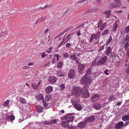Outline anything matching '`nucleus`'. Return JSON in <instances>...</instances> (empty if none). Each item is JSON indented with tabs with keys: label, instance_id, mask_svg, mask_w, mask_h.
Returning a JSON list of instances; mask_svg holds the SVG:
<instances>
[{
	"label": "nucleus",
	"instance_id": "1",
	"mask_svg": "<svg viewBox=\"0 0 129 129\" xmlns=\"http://www.w3.org/2000/svg\"><path fill=\"white\" fill-rule=\"evenodd\" d=\"M91 80L88 78V76L84 75L81 78L80 81V83L83 85H84L83 87L86 88H88L90 85Z\"/></svg>",
	"mask_w": 129,
	"mask_h": 129
},
{
	"label": "nucleus",
	"instance_id": "59",
	"mask_svg": "<svg viewBox=\"0 0 129 129\" xmlns=\"http://www.w3.org/2000/svg\"><path fill=\"white\" fill-rule=\"evenodd\" d=\"M76 33L77 36H79L81 35L80 32L79 30L77 31Z\"/></svg>",
	"mask_w": 129,
	"mask_h": 129
},
{
	"label": "nucleus",
	"instance_id": "11",
	"mask_svg": "<svg viewBox=\"0 0 129 129\" xmlns=\"http://www.w3.org/2000/svg\"><path fill=\"white\" fill-rule=\"evenodd\" d=\"M100 95V94H95L93 95L91 98L92 102H95L96 100H98L99 99Z\"/></svg>",
	"mask_w": 129,
	"mask_h": 129
},
{
	"label": "nucleus",
	"instance_id": "55",
	"mask_svg": "<svg viewBox=\"0 0 129 129\" xmlns=\"http://www.w3.org/2000/svg\"><path fill=\"white\" fill-rule=\"evenodd\" d=\"M45 18L44 17H41L40 19V22H42L45 19Z\"/></svg>",
	"mask_w": 129,
	"mask_h": 129
},
{
	"label": "nucleus",
	"instance_id": "22",
	"mask_svg": "<svg viewBox=\"0 0 129 129\" xmlns=\"http://www.w3.org/2000/svg\"><path fill=\"white\" fill-rule=\"evenodd\" d=\"M36 108L37 111L39 113L42 112L43 109V107L40 105H36Z\"/></svg>",
	"mask_w": 129,
	"mask_h": 129
},
{
	"label": "nucleus",
	"instance_id": "23",
	"mask_svg": "<svg viewBox=\"0 0 129 129\" xmlns=\"http://www.w3.org/2000/svg\"><path fill=\"white\" fill-rule=\"evenodd\" d=\"M52 90V87L50 86L47 87L45 89V91L48 93H49L51 92Z\"/></svg>",
	"mask_w": 129,
	"mask_h": 129
},
{
	"label": "nucleus",
	"instance_id": "26",
	"mask_svg": "<svg viewBox=\"0 0 129 129\" xmlns=\"http://www.w3.org/2000/svg\"><path fill=\"white\" fill-rule=\"evenodd\" d=\"M36 99L38 101H39L41 100L44 99L43 95L42 94H39V95L36 96Z\"/></svg>",
	"mask_w": 129,
	"mask_h": 129
},
{
	"label": "nucleus",
	"instance_id": "33",
	"mask_svg": "<svg viewBox=\"0 0 129 129\" xmlns=\"http://www.w3.org/2000/svg\"><path fill=\"white\" fill-rule=\"evenodd\" d=\"M63 63L62 61H60L58 62L57 65V68H61L62 67Z\"/></svg>",
	"mask_w": 129,
	"mask_h": 129
},
{
	"label": "nucleus",
	"instance_id": "31",
	"mask_svg": "<svg viewBox=\"0 0 129 129\" xmlns=\"http://www.w3.org/2000/svg\"><path fill=\"white\" fill-rule=\"evenodd\" d=\"M111 71L110 70L106 69L104 71V74L106 75H108L110 73Z\"/></svg>",
	"mask_w": 129,
	"mask_h": 129
},
{
	"label": "nucleus",
	"instance_id": "47",
	"mask_svg": "<svg viewBox=\"0 0 129 129\" xmlns=\"http://www.w3.org/2000/svg\"><path fill=\"white\" fill-rule=\"evenodd\" d=\"M108 81L107 79H105L103 82V83L104 85L105 86H106L108 82Z\"/></svg>",
	"mask_w": 129,
	"mask_h": 129
},
{
	"label": "nucleus",
	"instance_id": "35",
	"mask_svg": "<svg viewBox=\"0 0 129 129\" xmlns=\"http://www.w3.org/2000/svg\"><path fill=\"white\" fill-rule=\"evenodd\" d=\"M51 98V96L50 95H48L46 96L45 97V99L47 101H48Z\"/></svg>",
	"mask_w": 129,
	"mask_h": 129
},
{
	"label": "nucleus",
	"instance_id": "18",
	"mask_svg": "<svg viewBox=\"0 0 129 129\" xmlns=\"http://www.w3.org/2000/svg\"><path fill=\"white\" fill-rule=\"evenodd\" d=\"M69 122L66 121L64 119V120L62 121L61 123V125L62 127H68L69 126Z\"/></svg>",
	"mask_w": 129,
	"mask_h": 129
},
{
	"label": "nucleus",
	"instance_id": "13",
	"mask_svg": "<svg viewBox=\"0 0 129 129\" xmlns=\"http://www.w3.org/2000/svg\"><path fill=\"white\" fill-rule=\"evenodd\" d=\"M57 79L56 77H54L53 76H51L48 79L49 82L50 83H53L56 82Z\"/></svg>",
	"mask_w": 129,
	"mask_h": 129
},
{
	"label": "nucleus",
	"instance_id": "20",
	"mask_svg": "<svg viewBox=\"0 0 129 129\" xmlns=\"http://www.w3.org/2000/svg\"><path fill=\"white\" fill-rule=\"evenodd\" d=\"M57 76L59 77H63L65 74V73L64 71H62L61 70L57 71Z\"/></svg>",
	"mask_w": 129,
	"mask_h": 129
},
{
	"label": "nucleus",
	"instance_id": "25",
	"mask_svg": "<svg viewBox=\"0 0 129 129\" xmlns=\"http://www.w3.org/2000/svg\"><path fill=\"white\" fill-rule=\"evenodd\" d=\"M93 74V71L91 68H89L86 71V74L85 75H86V76L88 75H90Z\"/></svg>",
	"mask_w": 129,
	"mask_h": 129
},
{
	"label": "nucleus",
	"instance_id": "7",
	"mask_svg": "<svg viewBox=\"0 0 129 129\" xmlns=\"http://www.w3.org/2000/svg\"><path fill=\"white\" fill-rule=\"evenodd\" d=\"M2 117L4 119H6L7 120L9 121H12L15 118L14 116L12 114L10 115V116H9L8 114L7 115L4 114L3 115Z\"/></svg>",
	"mask_w": 129,
	"mask_h": 129
},
{
	"label": "nucleus",
	"instance_id": "60",
	"mask_svg": "<svg viewBox=\"0 0 129 129\" xmlns=\"http://www.w3.org/2000/svg\"><path fill=\"white\" fill-rule=\"evenodd\" d=\"M92 11V9H89L86 12V13H90Z\"/></svg>",
	"mask_w": 129,
	"mask_h": 129
},
{
	"label": "nucleus",
	"instance_id": "27",
	"mask_svg": "<svg viewBox=\"0 0 129 129\" xmlns=\"http://www.w3.org/2000/svg\"><path fill=\"white\" fill-rule=\"evenodd\" d=\"M122 119L123 121H127L129 120V115H125L122 117Z\"/></svg>",
	"mask_w": 129,
	"mask_h": 129
},
{
	"label": "nucleus",
	"instance_id": "24",
	"mask_svg": "<svg viewBox=\"0 0 129 129\" xmlns=\"http://www.w3.org/2000/svg\"><path fill=\"white\" fill-rule=\"evenodd\" d=\"M117 96L115 94H111L108 98V99L109 101H112L115 100L116 99Z\"/></svg>",
	"mask_w": 129,
	"mask_h": 129
},
{
	"label": "nucleus",
	"instance_id": "30",
	"mask_svg": "<svg viewBox=\"0 0 129 129\" xmlns=\"http://www.w3.org/2000/svg\"><path fill=\"white\" fill-rule=\"evenodd\" d=\"M110 56L111 58L113 57L115 58L116 57V54L115 52H111L110 53Z\"/></svg>",
	"mask_w": 129,
	"mask_h": 129
},
{
	"label": "nucleus",
	"instance_id": "58",
	"mask_svg": "<svg viewBox=\"0 0 129 129\" xmlns=\"http://www.w3.org/2000/svg\"><path fill=\"white\" fill-rule=\"evenodd\" d=\"M41 56L42 58H43L45 57L46 56V55L45 54V53L44 52H43Z\"/></svg>",
	"mask_w": 129,
	"mask_h": 129
},
{
	"label": "nucleus",
	"instance_id": "56",
	"mask_svg": "<svg viewBox=\"0 0 129 129\" xmlns=\"http://www.w3.org/2000/svg\"><path fill=\"white\" fill-rule=\"evenodd\" d=\"M5 33L3 32L0 33V37L3 36L5 35Z\"/></svg>",
	"mask_w": 129,
	"mask_h": 129
},
{
	"label": "nucleus",
	"instance_id": "10",
	"mask_svg": "<svg viewBox=\"0 0 129 129\" xmlns=\"http://www.w3.org/2000/svg\"><path fill=\"white\" fill-rule=\"evenodd\" d=\"M83 89H84V90L82 93V97L83 98H87L90 96L88 90V88H85Z\"/></svg>",
	"mask_w": 129,
	"mask_h": 129
},
{
	"label": "nucleus",
	"instance_id": "15",
	"mask_svg": "<svg viewBox=\"0 0 129 129\" xmlns=\"http://www.w3.org/2000/svg\"><path fill=\"white\" fill-rule=\"evenodd\" d=\"M86 125V123L84 121H81L77 124V127L80 128H83Z\"/></svg>",
	"mask_w": 129,
	"mask_h": 129
},
{
	"label": "nucleus",
	"instance_id": "8",
	"mask_svg": "<svg viewBox=\"0 0 129 129\" xmlns=\"http://www.w3.org/2000/svg\"><path fill=\"white\" fill-rule=\"evenodd\" d=\"M86 67V65L84 64H80L78 65L77 68L78 69V72L81 74H82L83 73V71Z\"/></svg>",
	"mask_w": 129,
	"mask_h": 129
},
{
	"label": "nucleus",
	"instance_id": "52",
	"mask_svg": "<svg viewBox=\"0 0 129 129\" xmlns=\"http://www.w3.org/2000/svg\"><path fill=\"white\" fill-rule=\"evenodd\" d=\"M77 128V127L76 126H73L70 127L69 128V129H76Z\"/></svg>",
	"mask_w": 129,
	"mask_h": 129
},
{
	"label": "nucleus",
	"instance_id": "54",
	"mask_svg": "<svg viewBox=\"0 0 129 129\" xmlns=\"http://www.w3.org/2000/svg\"><path fill=\"white\" fill-rule=\"evenodd\" d=\"M126 50V56H129V48L127 49Z\"/></svg>",
	"mask_w": 129,
	"mask_h": 129
},
{
	"label": "nucleus",
	"instance_id": "41",
	"mask_svg": "<svg viewBox=\"0 0 129 129\" xmlns=\"http://www.w3.org/2000/svg\"><path fill=\"white\" fill-rule=\"evenodd\" d=\"M107 47V46L105 45V44H104L101 47L100 49L99 50V51H101L104 49L105 48H106Z\"/></svg>",
	"mask_w": 129,
	"mask_h": 129
},
{
	"label": "nucleus",
	"instance_id": "37",
	"mask_svg": "<svg viewBox=\"0 0 129 129\" xmlns=\"http://www.w3.org/2000/svg\"><path fill=\"white\" fill-rule=\"evenodd\" d=\"M111 10H107L104 11L103 13L104 14H105L107 15H110L111 12Z\"/></svg>",
	"mask_w": 129,
	"mask_h": 129
},
{
	"label": "nucleus",
	"instance_id": "57",
	"mask_svg": "<svg viewBox=\"0 0 129 129\" xmlns=\"http://www.w3.org/2000/svg\"><path fill=\"white\" fill-rule=\"evenodd\" d=\"M125 30L127 32H129V25L126 27L125 29Z\"/></svg>",
	"mask_w": 129,
	"mask_h": 129
},
{
	"label": "nucleus",
	"instance_id": "62",
	"mask_svg": "<svg viewBox=\"0 0 129 129\" xmlns=\"http://www.w3.org/2000/svg\"><path fill=\"white\" fill-rule=\"evenodd\" d=\"M87 0H82L81 1L78 3L81 4L82 3L86 1H87Z\"/></svg>",
	"mask_w": 129,
	"mask_h": 129
},
{
	"label": "nucleus",
	"instance_id": "32",
	"mask_svg": "<svg viewBox=\"0 0 129 129\" xmlns=\"http://www.w3.org/2000/svg\"><path fill=\"white\" fill-rule=\"evenodd\" d=\"M33 125V123H30L25 127V129H28V128H29V129H33L31 127H32V125Z\"/></svg>",
	"mask_w": 129,
	"mask_h": 129
},
{
	"label": "nucleus",
	"instance_id": "21",
	"mask_svg": "<svg viewBox=\"0 0 129 129\" xmlns=\"http://www.w3.org/2000/svg\"><path fill=\"white\" fill-rule=\"evenodd\" d=\"M121 5V4H118L117 2H114V3L111 4V7L113 8H118L120 7Z\"/></svg>",
	"mask_w": 129,
	"mask_h": 129
},
{
	"label": "nucleus",
	"instance_id": "45",
	"mask_svg": "<svg viewBox=\"0 0 129 129\" xmlns=\"http://www.w3.org/2000/svg\"><path fill=\"white\" fill-rule=\"evenodd\" d=\"M100 26L101 27L100 28V30H102L106 26L103 24Z\"/></svg>",
	"mask_w": 129,
	"mask_h": 129
},
{
	"label": "nucleus",
	"instance_id": "43",
	"mask_svg": "<svg viewBox=\"0 0 129 129\" xmlns=\"http://www.w3.org/2000/svg\"><path fill=\"white\" fill-rule=\"evenodd\" d=\"M125 40L129 42V34L128 33L126 36Z\"/></svg>",
	"mask_w": 129,
	"mask_h": 129
},
{
	"label": "nucleus",
	"instance_id": "51",
	"mask_svg": "<svg viewBox=\"0 0 129 129\" xmlns=\"http://www.w3.org/2000/svg\"><path fill=\"white\" fill-rule=\"evenodd\" d=\"M43 123L45 125H50L51 123L47 121H45L43 122Z\"/></svg>",
	"mask_w": 129,
	"mask_h": 129
},
{
	"label": "nucleus",
	"instance_id": "28",
	"mask_svg": "<svg viewBox=\"0 0 129 129\" xmlns=\"http://www.w3.org/2000/svg\"><path fill=\"white\" fill-rule=\"evenodd\" d=\"M118 27V25L117 24V22H115L114 23V25L113 28V31H115L116 30Z\"/></svg>",
	"mask_w": 129,
	"mask_h": 129
},
{
	"label": "nucleus",
	"instance_id": "39",
	"mask_svg": "<svg viewBox=\"0 0 129 129\" xmlns=\"http://www.w3.org/2000/svg\"><path fill=\"white\" fill-rule=\"evenodd\" d=\"M10 101L9 100H7L3 104V105L4 106H6L8 105L9 104V103Z\"/></svg>",
	"mask_w": 129,
	"mask_h": 129
},
{
	"label": "nucleus",
	"instance_id": "4",
	"mask_svg": "<svg viewBox=\"0 0 129 129\" xmlns=\"http://www.w3.org/2000/svg\"><path fill=\"white\" fill-rule=\"evenodd\" d=\"M72 115V113L66 114L64 117V119L69 123H72L74 120V117Z\"/></svg>",
	"mask_w": 129,
	"mask_h": 129
},
{
	"label": "nucleus",
	"instance_id": "49",
	"mask_svg": "<svg viewBox=\"0 0 129 129\" xmlns=\"http://www.w3.org/2000/svg\"><path fill=\"white\" fill-rule=\"evenodd\" d=\"M128 66L126 70V73L128 75H129V64H128Z\"/></svg>",
	"mask_w": 129,
	"mask_h": 129
},
{
	"label": "nucleus",
	"instance_id": "2",
	"mask_svg": "<svg viewBox=\"0 0 129 129\" xmlns=\"http://www.w3.org/2000/svg\"><path fill=\"white\" fill-rule=\"evenodd\" d=\"M83 91V88L79 87H75L74 88L72 92L75 95V96L78 97L80 95Z\"/></svg>",
	"mask_w": 129,
	"mask_h": 129
},
{
	"label": "nucleus",
	"instance_id": "50",
	"mask_svg": "<svg viewBox=\"0 0 129 129\" xmlns=\"http://www.w3.org/2000/svg\"><path fill=\"white\" fill-rule=\"evenodd\" d=\"M67 31V30H64L62 32V33H60L59 35H58V36H62L64 34V33Z\"/></svg>",
	"mask_w": 129,
	"mask_h": 129
},
{
	"label": "nucleus",
	"instance_id": "63",
	"mask_svg": "<svg viewBox=\"0 0 129 129\" xmlns=\"http://www.w3.org/2000/svg\"><path fill=\"white\" fill-rule=\"evenodd\" d=\"M115 2H117L118 4H120L121 1H120V0H114Z\"/></svg>",
	"mask_w": 129,
	"mask_h": 129
},
{
	"label": "nucleus",
	"instance_id": "38",
	"mask_svg": "<svg viewBox=\"0 0 129 129\" xmlns=\"http://www.w3.org/2000/svg\"><path fill=\"white\" fill-rule=\"evenodd\" d=\"M129 47V43L127 41L126 43L125 44L124 48L125 50H126V49L128 48V47Z\"/></svg>",
	"mask_w": 129,
	"mask_h": 129
},
{
	"label": "nucleus",
	"instance_id": "19",
	"mask_svg": "<svg viewBox=\"0 0 129 129\" xmlns=\"http://www.w3.org/2000/svg\"><path fill=\"white\" fill-rule=\"evenodd\" d=\"M123 125V122H119L117 123V124L115 125V128L116 129L122 127Z\"/></svg>",
	"mask_w": 129,
	"mask_h": 129
},
{
	"label": "nucleus",
	"instance_id": "34",
	"mask_svg": "<svg viewBox=\"0 0 129 129\" xmlns=\"http://www.w3.org/2000/svg\"><path fill=\"white\" fill-rule=\"evenodd\" d=\"M70 58L71 60L72 61H73L76 58V56L75 54L72 55L70 56Z\"/></svg>",
	"mask_w": 129,
	"mask_h": 129
},
{
	"label": "nucleus",
	"instance_id": "44",
	"mask_svg": "<svg viewBox=\"0 0 129 129\" xmlns=\"http://www.w3.org/2000/svg\"><path fill=\"white\" fill-rule=\"evenodd\" d=\"M63 56L65 58H67L69 57V54L68 53H65L63 54Z\"/></svg>",
	"mask_w": 129,
	"mask_h": 129
},
{
	"label": "nucleus",
	"instance_id": "40",
	"mask_svg": "<svg viewBox=\"0 0 129 129\" xmlns=\"http://www.w3.org/2000/svg\"><path fill=\"white\" fill-rule=\"evenodd\" d=\"M109 33V30L106 29L104 30V31L102 33V36H105L107 34Z\"/></svg>",
	"mask_w": 129,
	"mask_h": 129
},
{
	"label": "nucleus",
	"instance_id": "5",
	"mask_svg": "<svg viewBox=\"0 0 129 129\" xmlns=\"http://www.w3.org/2000/svg\"><path fill=\"white\" fill-rule=\"evenodd\" d=\"M68 76L69 79H73L76 76L75 71L74 69L70 70L68 72Z\"/></svg>",
	"mask_w": 129,
	"mask_h": 129
},
{
	"label": "nucleus",
	"instance_id": "16",
	"mask_svg": "<svg viewBox=\"0 0 129 129\" xmlns=\"http://www.w3.org/2000/svg\"><path fill=\"white\" fill-rule=\"evenodd\" d=\"M95 117L94 115L91 116L86 119L85 121L87 122H92L94 121Z\"/></svg>",
	"mask_w": 129,
	"mask_h": 129
},
{
	"label": "nucleus",
	"instance_id": "64",
	"mask_svg": "<svg viewBox=\"0 0 129 129\" xmlns=\"http://www.w3.org/2000/svg\"><path fill=\"white\" fill-rule=\"evenodd\" d=\"M129 124V121L125 122V123L124 125V126H126L127 125H128Z\"/></svg>",
	"mask_w": 129,
	"mask_h": 129
},
{
	"label": "nucleus",
	"instance_id": "61",
	"mask_svg": "<svg viewBox=\"0 0 129 129\" xmlns=\"http://www.w3.org/2000/svg\"><path fill=\"white\" fill-rule=\"evenodd\" d=\"M54 57H57L58 56L59 58H60L61 57V55H59L58 54H55L54 55Z\"/></svg>",
	"mask_w": 129,
	"mask_h": 129
},
{
	"label": "nucleus",
	"instance_id": "3",
	"mask_svg": "<svg viewBox=\"0 0 129 129\" xmlns=\"http://www.w3.org/2000/svg\"><path fill=\"white\" fill-rule=\"evenodd\" d=\"M107 59V56H105L102 58L99 59L98 61L96 62V64L97 66H101L104 64Z\"/></svg>",
	"mask_w": 129,
	"mask_h": 129
},
{
	"label": "nucleus",
	"instance_id": "53",
	"mask_svg": "<svg viewBox=\"0 0 129 129\" xmlns=\"http://www.w3.org/2000/svg\"><path fill=\"white\" fill-rule=\"evenodd\" d=\"M57 120L56 119H53L52 120H51L50 121V122L51 123H56Z\"/></svg>",
	"mask_w": 129,
	"mask_h": 129
},
{
	"label": "nucleus",
	"instance_id": "42",
	"mask_svg": "<svg viewBox=\"0 0 129 129\" xmlns=\"http://www.w3.org/2000/svg\"><path fill=\"white\" fill-rule=\"evenodd\" d=\"M103 23V21L100 20L98 22V24H96L97 27H99L101 24Z\"/></svg>",
	"mask_w": 129,
	"mask_h": 129
},
{
	"label": "nucleus",
	"instance_id": "48",
	"mask_svg": "<svg viewBox=\"0 0 129 129\" xmlns=\"http://www.w3.org/2000/svg\"><path fill=\"white\" fill-rule=\"evenodd\" d=\"M101 34V32H98L95 35L98 38L100 39V35Z\"/></svg>",
	"mask_w": 129,
	"mask_h": 129
},
{
	"label": "nucleus",
	"instance_id": "12",
	"mask_svg": "<svg viewBox=\"0 0 129 129\" xmlns=\"http://www.w3.org/2000/svg\"><path fill=\"white\" fill-rule=\"evenodd\" d=\"M40 84V82L36 81L34 82L32 84V86L33 88L35 89H37L38 86Z\"/></svg>",
	"mask_w": 129,
	"mask_h": 129
},
{
	"label": "nucleus",
	"instance_id": "36",
	"mask_svg": "<svg viewBox=\"0 0 129 129\" xmlns=\"http://www.w3.org/2000/svg\"><path fill=\"white\" fill-rule=\"evenodd\" d=\"M59 87L61 90H63L65 88L64 84L63 83H62L59 85Z\"/></svg>",
	"mask_w": 129,
	"mask_h": 129
},
{
	"label": "nucleus",
	"instance_id": "29",
	"mask_svg": "<svg viewBox=\"0 0 129 129\" xmlns=\"http://www.w3.org/2000/svg\"><path fill=\"white\" fill-rule=\"evenodd\" d=\"M19 101L20 103L22 104H24L26 103V100L22 98H20L19 100Z\"/></svg>",
	"mask_w": 129,
	"mask_h": 129
},
{
	"label": "nucleus",
	"instance_id": "14",
	"mask_svg": "<svg viewBox=\"0 0 129 129\" xmlns=\"http://www.w3.org/2000/svg\"><path fill=\"white\" fill-rule=\"evenodd\" d=\"M112 51V48L110 46L107 47L104 52L105 54L107 56H109Z\"/></svg>",
	"mask_w": 129,
	"mask_h": 129
},
{
	"label": "nucleus",
	"instance_id": "9",
	"mask_svg": "<svg viewBox=\"0 0 129 129\" xmlns=\"http://www.w3.org/2000/svg\"><path fill=\"white\" fill-rule=\"evenodd\" d=\"M99 39L96 37L95 34H93L91 35L90 38L89 40V42L91 43L93 41L95 43H98L99 42Z\"/></svg>",
	"mask_w": 129,
	"mask_h": 129
},
{
	"label": "nucleus",
	"instance_id": "46",
	"mask_svg": "<svg viewBox=\"0 0 129 129\" xmlns=\"http://www.w3.org/2000/svg\"><path fill=\"white\" fill-rule=\"evenodd\" d=\"M42 101L43 102V106H44L46 107L47 105V104L46 102L44 100V99H43V100H42Z\"/></svg>",
	"mask_w": 129,
	"mask_h": 129
},
{
	"label": "nucleus",
	"instance_id": "17",
	"mask_svg": "<svg viewBox=\"0 0 129 129\" xmlns=\"http://www.w3.org/2000/svg\"><path fill=\"white\" fill-rule=\"evenodd\" d=\"M94 108L97 110H100L101 108V105L100 103L94 104L93 106Z\"/></svg>",
	"mask_w": 129,
	"mask_h": 129
},
{
	"label": "nucleus",
	"instance_id": "6",
	"mask_svg": "<svg viewBox=\"0 0 129 129\" xmlns=\"http://www.w3.org/2000/svg\"><path fill=\"white\" fill-rule=\"evenodd\" d=\"M71 102L75 108L78 111H80L82 109V105L80 104L77 103V102L74 101L72 100H71Z\"/></svg>",
	"mask_w": 129,
	"mask_h": 129
}]
</instances>
